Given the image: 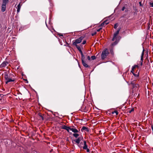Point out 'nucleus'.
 Returning <instances> with one entry per match:
<instances>
[{
	"label": "nucleus",
	"instance_id": "nucleus-1",
	"mask_svg": "<svg viewBox=\"0 0 153 153\" xmlns=\"http://www.w3.org/2000/svg\"><path fill=\"white\" fill-rule=\"evenodd\" d=\"M12 74H7L5 73L4 75V78L6 80L5 83L7 84L8 83L11 82H14L15 80L12 77Z\"/></svg>",
	"mask_w": 153,
	"mask_h": 153
},
{
	"label": "nucleus",
	"instance_id": "nucleus-2",
	"mask_svg": "<svg viewBox=\"0 0 153 153\" xmlns=\"http://www.w3.org/2000/svg\"><path fill=\"white\" fill-rule=\"evenodd\" d=\"M8 2V0H2V3L1 5V10L2 12L5 11L6 5L7 3Z\"/></svg>",
	"mask_w": 153,
	"mask_h": 153
},
{
	"label": "nucleus",
	"instance_id": "nucleus-3",
	"mask_svg": "<svg viewBox=\"0 0 153 153\" xmlns=\"http://www.w3.org/2000/svg\"><path fill=\"white\" fill-rule=\"evenodd\" d=\"M108 50L106 48L102 52L101 54V58L102 59H105L109 54Z\"/></svg>",
	"mask_w": 153,
	"mask_h": 153
},
{
	"label": "nucleus",
	"instance_id": "nucleus-4",
	"mask_svg": "<svg viewBox=\"0 0 153 153\" xmlns=\"http://www.w3.org/2000/svg\"><path fill=\"white\" fill-rule=\"evenodd\" d=\"M84 37L81 36L79 38L76 39L75 41H73V45L74 46H77V44L79 43L83 39Z\"/></svg>",
	"mask_w": 153,
	"mask_h": 153
},
{
	"label": "nucleus",
	"instance_id": "nucleus-5",
	"mask_svg": "<svg viewBox=\"0 0 153 153\" xmlns=\"http://www.w3.org/2000/svg\"><path fill=\"white\" fill-rule=\"evenodd\" d=\"M120 30V28H118L117 30V31L116 32L114 33L113 37L112 38V40L113 41H114L115 39L117 38V36L119 34V32Z\"/></svg>",
	"mask_w": 153,
	"mask_h": 153
},
{
	"label": "nucleus",
	"instance_id": "nucleus-6",
	"mask_svg": "<svg viewBox=\"0 0 153 153\" xmlns=\"http://www.w3.org/2000/svg\"><path fill=\"white\" fill-rule=\"evenodd\" d=\"M130 84L134 88H137L139 87L138 84H135V81H131Z\"/></svg>",
	"mask_w": 153,
	"mask_h": 153
},
{
	"label": "nucleus",
	"instance_id": "nucleus-7",
	"mask_svg": "<svg viewBox=\"0 0 153 153\" xmlns=\"http://www.w3.org/2000/svg\"><path fill=\"white\" fill-rule=\"evenodd\" d=\"M109 22L107 20H106L105 21L103 22L101 24V26H103L105 25H107L109 23Z\"/></svg>",
	"mask_w": 153,
	"mask_h": 153
},
{
	"label": "nucleus",
	"instance_id": "nucleus-8",
	"mask_svg": "<svg viewBox=\"0 0 153 153\" xmlns=\"http://www.w3.org/2000/svg\"><path fill=\"white\" fill-rule=\"evenodd\" d=\"M8 63L5 62H3L0 65V67L4 68L6 67Z\"/></svg>",
	"mask_w": 153,
	"mask_h": 153
},
{
	"label": "nucleus",
	"instance_id": "nucleus-9",
	"mask_svg": "<svg viewBox=\"0 0 153 153\" xmlns=\"http://www.w3.org/2000/svg\"><path fill=\"white\" fill-rule=\"evenodd\" d=\"M82 64L83 66L86 68L88 67L89 66L87 64L86 62L85 61H82Z\"/></svg>",
	"mask_w": 153,
	"mask_h": 153
},
{
	"label": "nucleus",
	"instance_id": "nucleus-10",
	"mask_svg": "<svg viewBox=\"0 0 153 153\" xmlns=\"http://www.w3.org/2000/svg\"><path fill=\"white\" fill-rule=\"evenodd\" d=\"M21 6L20 5V3L17 6V13H19L20 11V9L21 8Z\"/></svg>",
	"mask_w": 153,
	"mask_h": 153
},
{
	"label": "nucleus",
	"instance_id": "nucleus-11",
	"mask_svg": "<svg viewBox=\"0 0 153 153\" xmlns=\"http://www.w3.org/2000/svg\"><path fill=\"white\" fill-rule=\"evenodd\" d=\"M84 146L83 147V149H86L88 148V146L86 145V141H85L84 142Z\"/></svg>",
	"mask_w": 153,
	"mask_h": 153
},
{
	"label": "nucleus",
	"instance_id": "nucleus-12",
	"mask_svg": "<svg viewBox=\"0 0 153 153\" xmlns=\"http://www.w3.org/2000/svg\"><path fill=\"white\" fill-rule=\"evenodd\" d=\"M71 131L75 133H77L78 132V130L76 128H71Z\"/></svg>",
	"mask_w": 153,
	"mask_h": 153
},
{
	"label": "nucleus",
	"instance_id": "nucleus-13",
	"mask_svg": "<svg viewBox=\"0 0 153 153\" xmlns=\"http://www.w3.org/2000/svg\"><path fill=\"white\" fill-rule=\"evenodd\" d=\"M88 131V129L86 127H82V128L81 129V131Z\"/></svg>",
	"mask_w": 153,
	"mask_h": 153
},
{
	"label": "nucleus",
	"instance_id": "nucleus-14",
	"mask_svg": "<svg viewBox=\"0 0 153 153\" xmlns=\"http://www.w3.org/2000/svg\"><path fill=\"white\" fill-rule=\"evenodd\" d=\"M118 42V41H115L112 44L111 46H113L116 45L117 44Z\"/></svg>",
	"mask_w": 153,
	"mask_h": 153
},
{
	"label": "nucleus",
	"instance_id": "nucleus-15",
	"mask_svg": "<svg viewBox=\"0 0 153 153\" xmlns=\"http://www.w3.org/2000/svg\"><path fill=\"white\" fill-rule=\"evenodd\" d=\"M75 141V142L77 143V144H79L80 142V140L79 138H77L76 140Z\"/></svg>",
	"mask_w": 153,
	"mask_h": 153
},
{
	"label": "nucleus",
	"instance_id": "nucleus-16",
	"mask_svg": "<svg viewBox=\"0 0 153 153\" xmlns=\"http://www.w3.org/2000/svg\"><path fill=\"white\" fill-rule=\"evenodd\" d=\"M102 26H101V25L100 26H99V28L97 29H96V31L99 32L100 31V30L102 29Z\"/></svg>",
	"mask_w": 153,
	"mask_h": 153
},
{
	"label": "nucleus",
	"instance_id": "nucleus-17",
	"mask_svg": "<svg viewBox=\"0 0 153 153\" xmlns=\"http://www.w3.org/2000/svg\"><path fill=\"white\" fill-rule=\"evenodd\" d=\"M71 128L69 127H67V128L65 129V130H66L67 131L69 132V130H71Z\"/></svg>",
	"mask_w": 153,
	"mask_h": 153
},
{
	"label": "nucleus",
	"instance_id": "nucleus-18",
	"mask_svg": "<svg viewBox=\"0 0 153 153\" xmlns=\"http://www.w3.org/2000/svg\"><path fill=\"white\" fill-rule=\"evenodd\" d=\"M140 60H141V65H142V64H143V56H141V58H140Z\"/></svg>",
	"mask_w": 153,
	"mask_h": 153
},
{
	"label": "nucleus",
	"instance_id": "nucleus-19",
	"mask_svg": "<svg viewBox=\"0 0 153 153\" xmlns=\"http://www.w3.org/2000/svg\"><path fill=\"white\" fill-rule=\"evenodd\" d=\"M67 126H66L63 125L61 126V128L65 129L67 128Z\"/></svg>",
	"mask_w": 153,
	"mask_h": 153
},
{
	"label": "nucleus",
	"instance_id": "nucleus-20",
	"mask_svg": "<svg viewBox=\"0 0 153 153\" xmlns=\"http://www.w3.org/2000/svg\"><path fill=\"white\" fill-rule=\"evenodd\" d=\"M73 136L75 137H77L79 136V135L77 133H74L73 134Z\"/></svg>",
	"mask_w": 153,
	"mask_h": 153
},
{
	"label": "nucleus",
	"instance_id": "nucleus-21",
	"mask_svg": "<svg viewBox=\"0 0 153 153\" xmlns=\"http://www.w3.org/2000/svg\"><path fill=\"white\" fill-rule=\"evenodd\" d=\"M75 46L77 48V49L79 51V52L81 51V48L79 46H78V45Z\"/></svg>",
	"mask_w": 153,
	"mask_h": 153
},
{
	"label": "nucleus",
	"instance_id": "nucleus-22",
	"mask_svg": "<svg viewBox=\"0 0 153 153\" xmlns=\"http://www.w3.org/2000/svg\"><path fill=\"white\" fill-rule=\"evenodd\" d=\"M134 111V108H132L131 110L128 111V112L129 113H131L132 111Z\"/></svg>",
	"mask_w": 153,
	"mask_h": 153
},
{
	"label": "nucleus",
	"instance_id": "nucleus-23",
	"mask_svg": "<svg viewBox=\"0 0 153 153\" xmlns=\"http://www.w3.org/2000/svg\"><path fill=\"white\" fill-rule=\"evenodd\" d=\"M110 51V52L111 54H112V55H113L114 52H113V49H111Z\"/></svg>",
	"mask_w": 153,
	"mask_h": 153
},
{
	"label": "nucleus",
	"instance_id": "nucleus-24",
	"mask_svg": "<svg viewBox=\"0 0 153 153\" xmlns=\"http://www.w3.org/2000/svg\"><path fill=\"white\" fill-rule=\"evenodd\" d=\"M133 74L136 77H138L139 76L138 74H135L134 73H133Z\"/></svg>",
	"mask_w": 153,
	"mask_h": 153
},
{
	"label": "nucleus",
	"instance_id": "nucleus-25",
	"mask_svg": "<svg viewBox=\"0 0 153 153\" xmlns=\"http://www.w3.org/2000/svg\"><path fill=\"white\" fill-rule=\"evenodd\" d=\"M91 58L92 60H94L96 59V57L95 56H91Z\"/></svg>",
	"mask_w": 153,
	"mask_h": 153
},
{
	"label": "nucleus",
	"instance_id": "nucleus-26",
	"mask_svg": "<svg viewBox=\"0 0 153 153\" xmlns=\"http://www.w3.org/2000/svg\"><path fill=\"white\" fill-rule=\"evenodd\" d=\"M118 27V25L117 23L115 24L114 25V28L116 29Z\"/></svg>",
	"mask_w": 153,
	"mask_h": 153
},
{
	"label": "nucleus",
	"instance_id": "nucleus-27",
	"mask_svg": "<svg viewBox=\"0 0 153 153\" xmlns=\"http://www.w3.org/2000/svg\"><path fill=\"white\" fill-rule=\"evenodd\" d=\"M82 56V60L84 61V59H85V57L84 55H83V56Z\"/></svg>",
	"mask_w": 153,
	"mask_h": 153
},
{
	"label": "nucleus",
	"instance_id": "nucleus-28",
	"mask_svg": "<svg viewBox=\"0 0 153 153\" xmlns=\"http://www.w3.org/2000/svg\"><path fill=\"white\" fill-rule=\"evenodd\" d=\"M114 113H115L116 115H118V112L117 111H114V112H112L113 114H114Z\"/></svg>",
	"mask_w": 153,
	"mask_h": 153
},
{
	"label": "nucleus",
	"instance_id": "nucleus-29",
	"mask_svg": "<svg viewBox=\"0 0 153 153\" xmlns=\"http://www.w3.org/2000/svg\"><path fill=\"white\" fill-rule=\"evenodd\" d=\"M149 5L151 7H153V2L149 3Z\"/></svg>",
	"mask_w": 153,
	"mask_h": 153
},
{
	"label": "nucleus",
	"instance_id": "nucleus-30",
	"mask_svg": "<svg viewBox=\"0 0 153 153\" xmlns=\"http://www.w3.org/2000/svg\"><path fill=\"white\" fill-rule=\"evenodd\" d=\"M138 66L137 65H134L133 66L132 68H134V69L136 67H137Z\"/></svg>",
	"mask_w": 153,
	"mask_h": 153
},
{
	"label": "nucleus",
	"instance_id": "nucleus-31",
	"mask_svg": "<svg viewBox=\"0 0 153 153\" xmlns=\"http://www.w3.org/2000/svg\"><path fill=\"white\" fill-rule=\"evenodd\" d=\"M134 68H132L131 69V72L133 73V72L134 71Z\"/></svg>",
	"mask_w": 153,
	"mask_h": 153
},
{
	"label": "nucleus",
	"instance_id": "nucleus-32",
	"mask_svg": "<svg viewBox=\"0 0 153 153\" xmlns=\"http://www.w3.org/2000/svg\"><path fill=\"white\" fill-rule=\"evenodd\" d=\"M144 49H143V52H142V53L141 56H143V55H144Z\"/></svg>",
	"mask_w": 153,
	"mask_h": 153
},
{
	"label": "nucleus",
	"instance_id": "nucleus-33",
	"mask_svg": "<svg viewBox=\"0 0 153 153\" xmlns=\"http://www.w3.org/2000/svg\"><path fill=\"white\" fill-rule=\"evenodd\" d=\"M86 43V41L85 40H84L83 41L82 44L83 45L85 44Z\"/></svg>",
	"mask_w": 153,
	"mask_h": 153
},
{
	"label": "nucleus",
	"instance_id": "nucleus-34",
	"mask_svg": "<svg viewBox=\"0 0 153 153\" xmlns=\"http://www.w3.org/2000/svg\"><path fill=\"white\" fill-rule=\"evenodd\" d=\"M91 58H90V56H88L87 57V59H88V60H91Z\"/></svg>",
	"mask_w": 153,
	"mask_h": 153
},
{
	"label": "nucleus",
	"instance_id": "nucleus-35",
	"mask_svg": "<svg viewBox=\"0 0 153 153\" xmlns=\"http://www.w3.org/2000/svg\"><path fill=\"white\" fill-rule=\"evenodd\" d=\"M125 9V7L124 6L123 7L122 9V10L124 11Z\"/></svg>",
	"mask_w": 153,
	"mask_h": 153
},
{
	"label": "nucleus",
	"instance_id": "nucleus-36",
	"mask_svg": "<svg viewBox=\"0 0 153 153\" xmlns=\"http://www.w3.org/2000/svg\"><path fill=\"white\" fill-rule=\"evenodd\" d=\"M80 53H81V56H83V53H82V51H80Z\"/></svg>",
	"mask_w": 153,
	"mask_h": 153
},
{
	"label": "nucleus",
	"instance_id": "nucleus-37",
	"mask_svg": "<svg viewBox=\"0 0 153 153\" xmlns=\"http://www.w3.org/2000/svg\"><path fill=\"white\" fill-rule=\"evenodd\" d=\"M80 53H81V56H83V53H82V51H80Z\"/></svg>",
	"mask_w": 153,
	"mask_h": 153
},
{
	"label": "nucleus",
	"instance_id": "nucleus-38",
	"mask_svg": "<svg viewBox=\"0 0 153 153\" xmlns=\"http://www.w3.org/2000/svg\"><path fill=\"white\" fill-rule=\"evenodd\" d=\"M86 150H87V152H89V150L88 148L86 149Z\"/></svg>",
	"mask_w": 153,
	"mask_h": 153
},
{
	"label": "nucleus",
	"instance_id": "nucleus-39",
	"mask_svg": "<svg viewBox=\"0 0 153 153\" xmlns=\"http://www.w3.org/2000/svg\"><path fill=\"white\" fill-rule=\"evenodd\" d=\"M95 34H96V32H94V33L92 34V36H93L94 35H95Z\"/></svg>",
	"mask_w": 153,
	"mask_h": 153
},
{
	"label": "nucleus",
	"instance_id": "nucleus-40",
	"mask_svg": "<svg viewBox=\"0 0 153 153\" xmlns=\"http://www.w3.org/2000/svg\"><path fill=\"white\" fill-rule=\"evenodd\" d=\"M98 42H99V41H98V40H96V44H97V43H98Z\"/></svg>",
	"mask_w": 153,
	"mask_h": 153
},
{
	"label": "nucleus",
	"instance_id": "nucleus-41",
	"mask_svg": "<svg viewBox=\"0 0 153 153\" xmlns=\"http://www.w3.org/2000/svg\"><path fill=\"white\" fill-rule=\"evenodd\" d=\"M41 116V117L42 118V120H43V117L42 116Z\"/></svg>",
	"mask_w": 153,
	"mask_h": 153
},
{
	"label": "nucleus",
	"instance_id": "nucleus-42",
	"mask_svg": "<svg viewBox=\"0 0 153 153\" xmlns=\"http://www.w3.org/2000/svg\"><path fill=\"white\" fill-rule=\"evenodd\" d=\"M139 4H140V6H141V2H139Z\"/></svg>",
	"mask_w": 153,
	"mask_h": 153
},
{
	"label": "nucleus",
	"instance_id": "nucleus-43",
	"mask_svg": "<svg viewBox=\"0 0 153 153\" xmlns=\"http://www.w3.org/2000/svg\"><path fill=\"white\" fill-rule=\"evenodd\" d=\"M96 108L98 109V108L96 107Z\"/></svg>",
	"mask_w": 153,
	"mask_h": 153
},
{
	"label": "nucleus",
	"instance_id": "nucleus-44",
	"mask_svg": "<svg viewBox=\"0 0 153 153\" xmlns=\"http://www.w3.org/2000/svg\"><path fill=\"white\" fill-rule=\"evenodd\" d=\"M152 86H153V82L152 83Z\"/></svg>",
	"mask_w": 153,
	"mask_h": 153
}]
</instances>
